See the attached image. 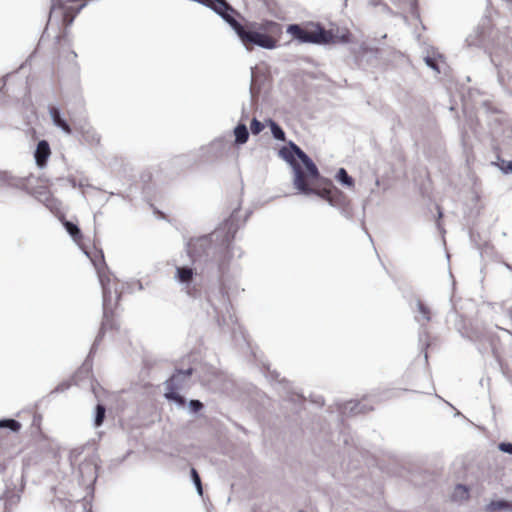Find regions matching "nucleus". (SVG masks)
<instances>
[{"label":"nucleus","instance_id":"nucleus-21","mask_svg":"<svg viewBox=\"0 0 512 512\" xmlns=\"http://www.w3.org/2000/svg\"><path fill=\"white\" fill-rule=\"evenodd\" d=\"M105 417V408L102 405H97L96 408V417H95V425L100 426L103 423Z\"/></svg>","mask_w":512,"mask_h":512},{"label":"nucleus","instance_id":"nucleus-9","mask_svg":"<svg viewBox=\"0 0 512 512\" xmlns=\"http://www.w3.org/2000/svg\"><path fill=\"white\" fill-rule=\"evenodd\" d=\"M61 221H62V224L65 227L66 231L73 238V240L77 244H81L83 241V234H82L80 228L76 224L66 220L65 218L61 219Z\"/></svg>","mask_w":512,"mask_h":512},{"label":"nucleus","instance_id":"nucleus-29","mask_svg":"<svg viewBox=\"0 0 512 512\" xmlns=\"http://www.w3.org/2000/svg\"><path fill=\"white\" fill-rule=\"evenodd\" d=\"M49 25H50V20L48 21V24H47V26H46V30H48V29H49Z\"/></svg>","mask_w":512,"mask_h":512},{"label":"nucleus","instance_id":"nucleus-18","mask_svg":"<svg viewBox=\"0 0 512 512\" xmlns=\"http://www.w3.org/2000/svg\"><path fill=\"white\" fill-rule=\"evenodd\" d=\"M41 422H42V416L41 414L37 413L36 411L32 412V424L31 426L39 433H41Z\"/></svg>","mask_w":512,"mask_h":512},{"label":"nucleus","instance_id":"nucleus-19","mask_svg":"<svg viewBox=\"0 0 512 512\" xmlns=\"http://www.w3.org/2000/svg\"><path fill=\"white\" fill-rule=\"evenodd\" d=\"M191 476H192V479H193V482L197 488V491L200 495L203 494V489H202V484H201V479H200V476L198 474V472L196 471L195 468H192L191 469Z\"/></svg>","mask_w":512,"mask_h":512},{"label":"nucleus","instance_id":"nucleus-10","mask_svg":"<svg viewBox=\"0 0 512 512\" xmlns=\"http://www.w3.org/2000/svg\"><path fill=\"white\" fill-rule=\"evenodd\" d=\"M329 203L336 207L345 208L349 205L350 201L342 191L335 187V189H332Z\"/></svg>","mask_w":512,"mask_h":512},{"label":"nucleus","instance_id":"nucleus-3","mask_svg":"<svg viewBox=\"0 0 512 512\" xmlns=\"http://www.w3.org/2000/svg\"><path fill=\"white\" fill-rule=\"evenodd\" d=\"M286 31L301 43L329 44L334 42L332 31L325 30L319 23L291 24Z\"/></svg>","mask_w":512,"mask_h":512},{"label":"nucleus","instance_id":"nucleus-26","mask_svg":"<svg viewBox=\"0 0 512 512\" xmlns=\"http://www.w3.org/2000/svg\"><path fill=\"white\" fill-rule=\"evenodd\" d=\"M500 449L502 451L512 453V444H510V443H502L500 445Z\"/></svg>","mask_w":512,"mask_h":512},{"label":"nucleus","instance_id":"nucleus-8","mask_svg":"<svg viewBox=\"0 0 512 512\" xmlns=\"http://www.w3.org/2000/svg\"><path fill=\"white\" fill-rule=\"evenodd\" d=\"M50 116L56 126L61 128L65 133L70 134L72 129L68 122L61 117L60 111L56 107H50L49 109Z\"/></svg>","mask_w":512,"mask_h":512},{"label":"nucleus","instance_id":"nucleus-14","mask_svg":"<svg viewBox=\"0 0 512 512\" xmlns=\"http://www.w3.org/2000/svg\"><path fill=\"white\" fill-rule=\"evenodd\" d=\"M22 425L20 422L14 419H2L0 420V429H10L12 432H19Z\"/></svg>","mask_w":512,"mask_h":512},{"label":"nucleus","instance_id":"nucleus-17","mask_svg":"<svg viewBox=\"0 0 512 512\" xmlns=\"http://www.w3.org/2000/svg\"><path fill=\"white\" fill-rule=\"evenodd\" d=\"M337 179L348 187H354V180L350 177L344 168H340L337 173Z\"/></svg>","mask_w":512,"mask_h":512},{"label":"nucleus","instance_id":"nucleus-22","mask_svg":"<svg viewBox=\"0 0 512 512\" xmlns=\"http://www.w3.org/2000/svg\"><path fill=\"white\" fill-rule=\"evenodd\" d=\"M418 310L421 313L423 320L430 321V319H431V312H430V309L425 304H423L422 302H419L418 303Z\"/></svg>","mask_w":512,"mask_h":512},{"label":"nucleus","instance_id":"nucleus-5","mask_svg":"<svg viewBox=\"0 0 512 512\" xmlns=\"http://www.w3.org/2000/svg\"><path fill=\"white\" fill-rule=\"evenodd\" d=\"M177 377H178V375H173L169 380H167L165 397L168 400L175 401L179 405L183 406V405H185L186 400L184 399V397H182L181 395H179L177 393V389H178V386L176 385Z\"/></svg>","mask_w":512,"mask_h":512},{"label":"nucleus","instance_id":"nucleus-20","mask_svg":"<svg viewBox=\"0 0 512 512\" xmlns=\"http://www.w3.org/2000/svg\"><path fill=\"white\" fill-rule=\"evenodd\" d=\"M509 504L505 501H492L488 506H487V510L491 511V512H496L502 508H506L508 507Z\"/></svg>","mask_w":512,"mask_h":512},{"label":"nucleus","instance_id":"nucleus-15","mask_svg":"<svg viewBox=\"0 0 512 512\" xmlns=\"http://www.w3.org/2000/svg\"><path fill=\"white\" fill-rule=\"evenodd\" d=\"M83 139L85 142L92 146H97L100 144L101 137L94 130H87L83 133Z\"/></svg>","mask_w":512,"mask_h":512},{"label":"nucleus","instance_id":"nucleus-12","mask_svg":"<svg viewBox=\"0 0 512 512\" xmlns=\"http://www.w3.org/2000/svg\"><path fill=\"white\" fill-rule=\"evenodd\" d=\"M234 134L235 141L237 144L246 143L249 137L248 129L244 124H239L238 126H236V128L234 129Z\"/></svg>","mask_w":512,"mask_h":512},{"label":"nucleus","instance_id":"nucleus-24","mask_svg":"<svg viewBox=\"0 0 512 512\" xmlns=\"http://www.w3.org/2000/svg\"><path fill=\"white\" fill-rule=\"evenodd\" d=\"M504 173H512V161L501 160V164H496Z\"/></svg>","mask_w":512,"mask_h":512},{"label":"nucleus","instance_id":"nucleus-25","mask_svg":"<svg viewBox=\"0 0 512 512\" xmlns=\"http://www.w3.org/2000/svg\"><path fill=\"white\" fill-rule=\"evenodd\" d=\"M189 406L194 412H198L203 408V404L199 400H191Z\"/></svg>","mask_w":512,"mask_h":512},{"label":"nucleus","instance_id":"nucleus-1","mask_svg":"<svg viewBox=\"0 0 512 512\" xmlns=\"http://www.w3.org/2000/svg\"><path fill=\"white\" fill-rule=\"evenodd\" d=\"M279 155L287 161L293 168L295 187L305 194H316L329 202L332 189L335 186L328 182L324 187L315 189L312 187L314 181L318 179L319 172L313 161L293 142L289 146L282 147Z\"/></svg>","mask_w":512,"mask_h":512},{"label":"nucleus","instance_id":"nucleus-2","mask_svg":"<svg viewBox=\"0 0 512 512\" xmlns=\"http://www.w3.org/2000/svg\"><path fill=\"white\" fill-rule=\"evenodd\" d=\"M18 187L43 203L51 212L60 211L61 202L51 192V181L45 176L30 174L19 181Z\"/></svg>","mask_w":512,"mask_h":512},{"label":"nucleus","instance_id":"nucleus-4","mask_svg":"<svg viewBox=\"0 0 512 512\" xmlns=\"http://www.w3.org/2000/svg\"><path fill=\"white\" fill-rule=\"evenodd\" d=\"M86 254L90 258L93 266L95 267L101 284L104 286V277L106 274L107 265L105 262L103 251L94 249L93 251L86 252Z\"/></svg>","mask_w":512,"mask_h":512},{"label":"nucleus","instance_id":"nucleus-28","mask_svg":"<svg viewBox=\"0 0 512 512\" xmlns=\"http://www.w3.org/2000/svg\"><path fill=\"white\" fill-rule=\"evenodd\" d=\"M69 55L72 57L73 60H75L77 57V54L72 50L69 52Z\"/></svg>","mask_w":512,"mask_h":512},{"label":"nucleus","instance_id":"nucleus-23","mask_svg":"<svg viewBox=\"0 0 512 512\" xmlns=\"http://www.w3.org/2000/svg\"><path fill=\"white\" fill-rule=\"evenodd\" d=\"M250 129H251L252 134L257 135L264 129V124H262L256 118H254L251 121Z\"/></svg>","mask_w":512,"mask_h":512},{"label":"nucleus","instance_id":"nucleus-16","mask_svg":"<svg viewBox=\"0 0 512 512\" xmlns=\"http://www.w3.org/2000/svg\"><path fill=\"white\" fill-rule=\"evenodd\" d=\"M269 126L271 128L273 136L277 140L285 141V133L277 123H275L273 120H269Z\"/></svg>","mask_w":512,"mask_h":512},{"label":"nucleus","instance_id":"nucleus-6","mask_svg":"<svg viewBox=\"0 0 512 512\" xmlns=\"http://www.w3.org/2000/svg\"><path fill=\"white\" fill-rule=\"evenodd\" d=\"M51 155L49 143L46 140H41L37 144L35 151L36 164L39 167H44L47 164L48 158Z\"/></svg>","mask_w":512,"mask_h":512},{"label":"nucleus","instance_id":"nucleus-13","mask_svg":"<svg viewBox=\"0 0 512 512\" xmlns=\"http://www.w3.org/2000/svg\"><path fill=\"white\" fill-rule=\"evenodd\" d=\"M469 498V489L464 485H457L452 494L454 501H463Z\"/></svg>","mask_w":512,"mask_h":512},{"label":"nucleus","instance_id":"nucleus-27","mask_svg":"<svg viewBox=\"0 0 512 512\" xmlns=\"http://www.w3.org/2000/svg\"><path fill=\"white\" fill-rule=\"evenodd\" d=\"M178 374H182V372H179ZM183 374L187 377H189L192 374V370L188 369L187 371L183 372Z\"/></svg>","mask_w":512,"mask_h":512},{"label":"nucleus","instance_id":"nucleus-11","mask_svg":"<svg viewBox=\"0 0 512 512\" xmlns=\"http://www.w3.org/2000/svg\"><path fill=\"white\" fill-rule=\"evenodd\" d=\"M194 271L189 267H177L176 268V278L181 283H188L193 279Z\"/></svg>","mask_w":512,"mask_h":512},{"label":"nucleus","instance_id":"nucleus-7","mask_svg":"<svg viewBox=\"0 0 512 512\" xmlns=\"http://www.w3.org/2000/svg\"><path fill=\"white\" fill-rule=\"evenodd\" d=\"M119 326L113 311H108L104 306V315L101 324V333L111 330H118Z\"/></svg>","mask_w":512,"mask_h":512}]
</instances>
